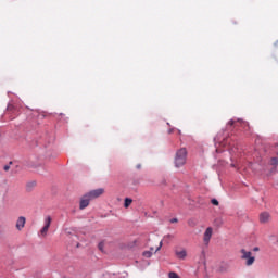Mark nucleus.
Segmentation results:
<instances>
[{
  "instance_id": "6e6552de",
  "label": "nucleus",
  "mask_w": 278,
  "mask_h": 278,
  "mask_svg": "<svg viewBox=\"0 0 278 278\" xmlns=\"http://www.w3.org/2000/svg\"><path fill=\"white\" fill-rule=\"evenodd\" d=\"M236 123H244V121L240 118H232L228 122L227 126L228 127H236Z\"/></svg>"
},
{
  "instance_id": "0eeeda50",
  "label": "nucleus",
  "mask_w": 278,
  "mask_h": 278,
  "mask_svg": "<svg viewBox=\"0 0 278 278\" xmlns=\"http://www.w3.org/2000/svg\"><path fill=\"white\" fill-rule=\"evenodd\" d=\"M210 240H212V227L206 228V230L204 232V242H205V244H208Z\"/></svg>"
},
{
  "instance_id": "f257e3e1",
  "label": "nucleus",
  "mask_w": 278,
  "mask_h": 278,
  "mask_svg": "<svg viewBox=\"0 0 278 278\" xmlns=\"http://www.w3.org/2000/svg\"><path fill=\"white\" fill-rule=\"evenodd\" d=\"M186 160H188V150L186 148H181L176 152L174 164L176 168H181V166L186 165Z\"/></svg>"
},
{
  "instance_id": "423d86ee",
  "label": "nucleus",
  "mask_w": 278,
  "mask_h": 278,
  "mask_svg": "<svg viewBox=\"0 0 278 278\" xmlns=\"http://www.w3.org/2000/svg\"><path fill=\"white\" fill-rule=\"evenodd\" d=\"M268 220H270V213L263 212L260 214V223L266 224V223H268Z\"/></svg>"
},
{
  "instance_id": "1a4fd4ad",
  "label": "nucleus",
  "mask_w": 278,
  "mask_h": 278,
  "mask_svg": "<svg viewBox=\"0 0 278 278\" xmlns=\"http://www.w3.org/2000/svg\"><path fill=\"white\" fill-rule=\"evenodd\" d=\"M176 255L179 260H186V256L188 255V253L186 252V250H181V251H176Z\"/></svg>"
},
{
  "instance_id": "7ed1b4c3",
  "label": "nucleus",
  "mask_w": 278,
  "mask_h": 278,
  "mask_svg": "<svg viewBox=\"0 0 278 278\" xmlns=\"http://www.w3.org/2000/svg\"><path fill=\"white\" fill-rule=\"evenodd\" d=\"M90 201L92 200L88 197V194H84L80 199L79 210H86V207L90 205Z\"/></svg>"
},
{
  "instance_id": "5701e85b",
  "label": "nucleus",
  "mask_w": 278,
  "mask_h": 278,
  "mask_svg": "<svg viewBox=\"0 0 278 278\" xmlns=\"http://www.w3.org/2000/svg\"><path fill=\"white\" fill-rule=\"evenodd\" d=\"M162 249V241L160 242V245L157 247L156 251H160Z\"/></svg>"
},
{
  "instance_id": "9d476101",
  "label": "nucleus",
  "mask_w": 278,
  "mask_h": 278,
  "mask_svg": "<svg viewBox=\"0 0 278 278\" xmlns=\"http://www.w3.org/2000/svg\"><path fill=\"white\" fill-rule=\"evenodd\" d=\"M7 112H9L10 114H16V112L18 111L16 110V106H14L13 104H9L7 106Z\"/></svg>"
},
{
  "instance_id": "a211bd4d",
  "label": "nucleus",
  "mask_w": 278,
  "mask_h": 278,
  "mask_svg": "<svg viewBox=\"0 0 278 278\" xmlns=\"http://www.w3.org/2000/svg\"><path fill=\"white\" fill-rule=\"evenodd\" d=\"M151 255H153L152 252H149V251L143 252V257H151Z\"/></svg>"
},
{
  "instance_id": "412c9836",
  "label": "nucleus",
  "mask_w": 278,
  "mask_h": 278,
  "mask_svg": "<svg viewBox=\"0 0 278 278\" xmlns=\"http://www.w3.org/2000/svg\"><path fill=\"white\" fill-rule=\"evenodd\" d=\"M170 223H179V219H177V218H172V219H170Z\"/></svg>"
},
{
  "instance_id": "4be33fe9",
  "label": "nucleus",
  "mask_w": 278,
  "mask_h": 278,
  "mask_svg": "<svg viewBox=\"0 0 278 278\" xmlns=\"http://www.w3.org/2000/svg\"><path fill=\"white\" fill-rule=\"evenodd\" d=\"M136 168H137L138 170H140V168H142V165H141V164H138V165L136 166Z\"/></svg>"
},
{
  "instance_id": "4468645a",
  "label": "nucleus",
  "mask_w": 278,
  "mask_h": 278,
  "mask_svg": "<svg viewBox=\"0 0 278 278\" xmlns=\"http://www.w3.org/2000/svg\"><path fill=\"white\" fill-rule=\"evenodd\" d=\"M254 262H255L254 256H250V257H248L247 266H253Z\"/></svg>"
},
{
  "instance_id": "20e7f679",
  "label": "nucleus",
  "mask_w": 278,
  "mask_h": 278,
  "mask_svg": "<svg viewBox=\"0 0 278 278\" xmlns=\"http://www.w3.org/2000/svg\"><path fill=\"white\" fill-rule=\"evenodd\" d=\"M26 223H27V218H25V216H20L15 224L17 231H23V229H25Z\"/></svg>"
},
{
  "instance_id": "2eb2a0df",
  "label": "nucleus",
  "mask_w": 278,
  "mask_h": 278,
  "mask_svg": "<svg viewBox=\"0 0 278 278\" xmlns=\"http://www.w3.org/2000/svg\"><path fill=\"white\" fill-rule=\"evenodd\" d=\"M270 164H271V166H278V159L277 157H271Z\"/></svg>"
},
{
  "instance_id": "b1692460",
  "label": "nucleus",
  "mask_w": 278,
  "mask_h": 278,
  "mask_svg": "<svg viewBox=\"0 0 278 278\" xmlns=\"http://www.w3.org/2000/svg\"><path fill=\"white\" fill-rule=\"evenodd\" d=\"M254 251H260V248L255 247V248H254Z\"/></svg>"
},
{
  "instance_id": "393cba45",
  "label": "nucleus",
  "mask_w": 278,
  "mask_h": 278,
  "mask_svg": "<svg viewBox=\"0 0 278 278\" xmlns=\"http://www.w3.org/2000/svg\"><path fill=\"white\" fill-rule=\"evenodd\" d=\"M168 134H173V129H169V130H168Z\"/></svg>"
},
{
  "instance_id": "f8f14e48",
  "label": "nucleus",
  "mask_w": 278,
  "mask_h": 278,
  "mask_svg": "<svg viewBox=\"0 0 278 278\" xmlns=\"http://www.w3.org/2000/svg\"><path fill=\"white\" fill-rule=\"evenodd\" d=\"M242 260H248L251 256V252H248L247 250L242 249Z\"/></svg>"
},
{
  "instance_id": "39448f33",
  "label": "nucleus",
  "mask_w": 278,
  "mask_h": 278,
  "mask_svg": "<svg viewBox=\"0 0 278 278\" xmlns=\"http://www.w3.org/2000/svg\"><path fill=\"white\" fill-rule=\"evenodd\" d=\"M51 216H47L45 219V226L41 229V235L47 236V232L49 231V228L51 227Z\"/></svg>"
},
{
  "instance_id": "6ab92c4d",
  "label": "nucleus",
  "mask_w": 278,
  "mask_h": 278,
  "mask_svg": "<svg viewBox=\"0 0 278 278\" xmlns=\"http://www.w3.org/2000/svg\"><path fill=\"white\" fill-rule=\"evenodd\" d=\"M211 203H212V205H218V200L212 199V200H211Z\"/></svg>"
},
{
  "instance_id": "f3484780",
  "label": "nucleus",
  "mask_w": 278,
  "mask_h": 278,
  "mask_svg": "<svg viewBox=\"0 0 278 278\" xmlns=\"http://www.w3.org/2000/svg\"><path fill=\"white\" fill-rule=\"evenodd\" d=\"M168 277H169V278H181V277H179L178 274L175 273V271L169 273V274H168Z\"/></svg>"
},
{
  "instance_id": "f03ea898",
  "label": "nucleus",
  "mask_w": 278,
  "mask_h": 278,
  "mask_svg": "<svg viewBox=\"0 0 278 278\" xmlns=\"http://www.w3.org/2000/svg\"><path fill=\"white\" fill-rule=\"evenodd\" d=\"M103 192H105V189L99 188V189L91 190L86 194L92 201V199H99V197H101Z\"/></svg>"
},
{
  "instance_id": "dca6fc26",
  "label": "nucleus",
  "mask_w": 278,
  "mask_h": 278,
  "mask_svg": "<svg viewBox=\"0 0 278 278\" xmlns=\"http://www.w3.org/2000/svg\"><path fill=\"white\" fill-rule=\"evenodd\" d=\"M104 247H105V242L101 241V242L98 244L99 251H101V252L103 253Z\"/></svg>"
},
{
  "instance_id": "aec40b11",
  "label": "nucleus",
  "mask_w": 278,
  "mask_h": 278,
  "mask_svg": "<svg viewBox=\"0 0 278 278\" xmlns=\"http://www.w3.org/2000/svg\"><path fill=\"white\" fill-rule=\"evenodd\" d=\"M3 170H5V172L10 170V165H4Z\"/></svg>"
},
{
  "instance_id": "9b49d317",
  "label": "nucleus",
  "mask_w": 278,
  "mask_h": 278,
  "mask_svg": "<svg viewBox=\"0 0 278 278\" xmlns=\"http://www.w3.org/2000/svg\"><path fill=\"white\" fill-rule=\"evenodd\" d=\"M34 188H36V181L27 182V185H26L27 192H31V190H34Z\"/></svg>"
},
{
  "instance_id": "ddd939ff",
  "label": "nucleus",
  "mask_w": 278,
  "mask_h": 278,
  "mask_svg": "<svg viewBox=\"0 0 278 278\" xmlns=\"http://www.w3.org/2000/svg\"><path fill=\"white\" fill-rule=\"evenodd\" d=\"M131 203H134V200L131 198H126L124 201V207H129V205H131Z\"/></svg>"
}]
</instances>
